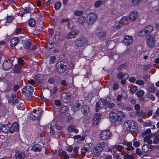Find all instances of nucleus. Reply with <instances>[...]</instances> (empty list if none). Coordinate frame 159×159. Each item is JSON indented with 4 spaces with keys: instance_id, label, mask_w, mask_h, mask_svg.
<instances>
[{
    "instance_id": "a19ab883",
    "label": "nucleus",
    "mask_w": 159,
    "mask_h": 159,
    "mask_svg": "<svg viewBox=\"0 0 159 159\" xmlns=\"http://www.w3.org/2000/svg\"><path fill=\"white\" fill-rule=\"evenodd\" d=\"M17 107L18 109L21 110H25V108L24 102L18 104L17 105Z\"/></svg>"
},
{
    "instance_id": "4468645a",
    "label": "nucleus",
    "mask_w": 159,
    "mask_h": 159,
    "mask_svg": "<svg viewBox=\"0 0 159 159\" xmlns=\"http://www.w3.org/2000/svg\"><path fill=\"white\" fill-rule=\"evenodd\" d=\"M10 127V132L11 133H13L14 131H17L19 129V125L16 122L14 123L11 125L9 124Z\"/></svg>"
},
{
    "instance_id": "aec40b11",
    "label": "nucleus",
    "mask_w": 159,
    "mask_h": 159,
    "mask_svg": "<svg viewBox=\"0 0 159 159\" xmlns=\"http://www.w3.org/2000/svg\"><path fill=\"white\" fill-rule=\"evenodd\" d=\"M91 146V143L87 144L84 145L82 148L81 154L84 155L90 149Z\"/></svg>"
},
{
    "instance_id": "72a5a7b5",
    "label": "nucleus",
    "mask_w": 159,
    "mask_h": 159,
    "mask_svg": "<svg viewBox=\"0 0 159 159\" xmlns=\"http://www.w3.org/2000/svg\"><path fill=\"white\" fill-rule=\"evenodd\" d=\"M41 149V147L39 144H36L33 146L32 149L34 152L40 151Z\"/></svg>"
},
{
    "instance_id": "3c124183",
    "label": "nucleus",
    "mask_w": 159,
    "mask_h": 159,
    "mask_svg": "<svg viewBox=\"0 0 159 159\" xmlns=\"http://www.w3.org/2000/svg\"><path fill=\"white\" fill-rule=\"evenodd\" d=\"M128 20V17L127 16H123L122 18L120 20L119 22L121 23L122 25L123 23L125 22Z\"/></svg>"
},
{
    "instance_id": "09e8293b",
    "label": "nucleus",
    "mask_w": 159,
    "mask_h": 159,
    "mask_svg": "<svg viewBox=\"0 0 159 159\" xmlns=\"http://www.w3.org/2000/svg\"><path fill=\"white\" fill-rule=\"evenodd\" d=\"M12 86V84L11 83H9L7 84V86L6 87V89L5 91L7 92L10 91L11 89Z\"/></svg>"
},
{
    "instance_id": "ea45409f",
    "label": "nucleus",
    "mask_w": 159,
    "mask_h": 159,
    "mask_svg": "<svg viewBox=\"0 0 159 159\" xmlns=\"http://www.w3.org/2000/svg\"><path fill=\"white\" fill-rule=\"evenodd\" d=\"M117 145H114L111 148L108 149L109 151H110L113 154H114L116 152Z\"/></svg>"
},
{
    "instance_id": "f8f14e48",
    "label": "nucleus",
    "mask_w": 159,
    "mask_h": 159,
    "mask_svg": "<svg viewBox=\"0 0 159 159\" xmlns=\"http://www.w3.org/2000/svg\"><path fill=\"white\" fill-rule=\"evenodd\" d=\"M13 61L10 60L9 59L5 60L3 65V68L4 70H8L12 67Z\"/></svg>"
},
{
    "instance_id": "6e6d98bb",
    "label": "nucleus",
    "mask_w": 159,
    "mask_h": 159,
    "mask_svg": "<svg viewBox=\"0 0 159 159\" xmlns=\"http://www.w3.org/2000/svg\"><path fill=\"white\" fill-rule=\"evenodd\" d=\"M136 94L138 97H141L143 95L144 92L143 90H140Z\"/></svg>"
},
{
    "instance_id": "ddd939ff",
    "label": "nucleus",
    "mask_w": 159,
    "mask_h": 159,
    "mask_svg": "<svg viewBox=\"0 0 159 159\" xmlns=\"http://www.w3.org/2000/svg\"><path fill=\"white\" fill-rule=\"evenodd\" d=\"M71 97L69 93H64L61 95V99L62 101L65 103L69 102L71 100Z\"/></svg>"
},
{
    "instance_id": "b1692460",
    "label": "nucleus",
    "mask_w": 159,
    "mask_h": 159,
    "mask_svg": "<svg viewBox=\"0 0 159 159\" xmlns=\"http://www.w3.org/2000/svg\"><path fill=\"white\" fill-rule=\"evenodd\" d=\"M87 19H86V17L82 16L79 18L78 19V21L83 25H85L87 24Z\"/></svg>"
},
{
    "instance_id": "8fccbe9b",
    "label": "nucleus",
    "mask_w": 159,
    "mask_h": 159,
    "mask_svg": "<svg viewBox=\"0 0 159 159\" xmlns=\"http://www.w3.org/2000/svg\"><path fill=\"white\" fill-rule=\"evenodd\" d=\"M151 132L150 129H148L143 133L142 135L143 136H146L147 135L149 134Z\"/></svg>"
},
{
    "instance_id": "a18cd8bd",
    "label": "nucleus",
    "mask_w": 159,
    "mask_h": 159,
    "mask_svg": "<svg viewBox=\"0 0 159 159\" xmlns=\"http://www.w3.org/2000/svg\"><path fill=\"white\" fill-rule=\"evenodd\" d=\"M154 139H153V143L154 144H157L159 142V138L157 135L154 134L153 135Z\"/></svg>"
},
{
    "instance_id": "393cba45",
    "label": "nucleus",
    "mask_w": 159,
    "mask_h": 159,
    "mask_svg": "<svg viewBox=\"0 0 159 159\" xmlns=\"http://www.w3.org/2000/svg\"><path fill=\"white\" fill-rule=\"evenodd\" d=\"M101 115L98 116L95 115L92 120V122L93 125H96L99 122V120L100 118Z\"/></svg>"
},
{
    "instance_id": "49530a36",
    "label": "nucleus",
    "mask_w": 159,
    "mask_h": 159,
    "mask_svg": "<svg viewBox=\"0 0 159 159\" xmlns=\"http://www.w3.org/2000/svg\"><path fill=\"white\" fill-rule=\"evenodd\" d=\"M43 78L42 75L40 74L36 75L35 76V79H36V81H38L39 82H40L42 80Z\"/></svg>"
},
{
    "instance_id": "c9c22d12",
    "label": "nucleus",
    "mask_w": 159,
    "mask_h": 159,
    "mask_svg": "<svg viewBox=\"0 0 159 159\" xmlns=\"http://www.w3.org/2000/svg\"><path fill=\"white\" fill-rule=\"evenodd\" d=\"M97 146L98 148L102 151L105 148V143L104 142H102L98 143Z\"/></svg>"
},
{
    "instance_id": "c756f323",
    "label": "nucleus",
    "mask_w": 159,
    "mask_h": 159,
    "mask_svg": "<svg viewBox=\"0 0 159 159\" xmlns=\"http://www.w3.org/2000/svg\"><path fill=\"white\" fill-rule=\"evenodd\" d=\"M146 115V113L143 112L142 110H138L136 112V115L137 116L142 117L143 118H144V117Z\"/></svg>"
},
{
    "instance_id": "864d4df0",
    "label": "nucleus",
    "mask_w": 159,
    "mask_h": 159,
    "mask_svg": "<svg viewBox=\"0 0 159 159\" xmlns=\"http://www.w3.org/2000/svg\"><path fill=\"white\" fill-rule=\"evenodd\" d=\"M155 90V87L154 85L150 86L148 88V90L151 92H154Z\"/></svg>"
},
{
    "instance_id": "f257e3e1",
    "label": "nucleus",
    "mask_w": 159,
    "mask_h": 159,
    "mask_svg": "<svg viewBox=\"0 0 159 159\" xmlns=\"http://www.w3.org/2000/svg\"><path fill=\"white\" fill-rule=\"evenodd\" d=\"M125 113L119 111L117 109L113 110L110 113L109 118L112 123H119L126 116Z\"/></svg>"
},
{
    "instance_id": "774afa93",
    "label": "nucleus",
    "mask_w": 159,
    "mask_h": 159,
    "mask_svg": "<svg viewBox=\"0 0 159 159\" xmlns=\"http://www.w3.org/2000/svg\"><path fill=\"white\" fill-rule=\"evenodd\" d=\"M79 148L77 147H75L73 149L74 153L76 155H78V151Z\"/></svg>"
},
{
    "instance_id": "9b49d317",
    "label": "nucleus",
    "mask_w": 159,
    "mask_h": 159,
    "mask_svg": "<svg viewBox=\"0 0 159 159\" xmlns=\"http://www.w3.org/2000/svg\"><path fill=\"white\" fill-rule=\"evenodd\" d=\"M33 89L30 86H28L23 88L22 93L24 95L29 97L33 93Z\"/></svg>"
},
{
    "instance_id": "e2e57ef3",
    "label": "nucleus",
    "mask_w": 159,
    "mask_h": 159,
    "mask_svg": "<svg viewBox=\"0 0 159 159\" xmlns=\"http://www.w3.org/2000/svg\"><path fill=\"white\" fill-rule=\"evenodd\" d=\"M141 107V106L138 104H136L134 106V109L135 110L137 111L138 110H139Z\"/></svg>"
},
{
    "instance_id": "c85d7f7f",
    "label": "nucleus",
    "mask_w": 159,
    "mask_h": 159,
    "mask_svg": "<svg viewBox=\"0 0 159 159\" xmlns=\"http://www.w3.org/2000/svg\"><path fill=\"white\" fill-rule=\"evenodd\" d=\"M105 2L101 0L96 1L94 3V6L95 8H98L102 5H104Z\"/></svg>"
},
{
    "instance_id": "7ed1b4c3",
    "label": "nucleus",
    "mask_w": 159,
    "mask_h": 159,
    "mask_svg": "<svg viewBox=\"0 0 159 159\" xmlns=\"http://www.w3.org/2000/svg\"><path fill=\"white\" fill-rule=\"evenodd\" d=\"M111 99L110 98H107L106 99H101L97 102V105L95 108L96 112L102 108H105L107 106L108 101L110 102Z\"/></svg>"
},
{
    "instance_id": "e433bc0d",
    "label": "nucleus",
    "mask_w": 159,
    "mask_h": 159,
    "mask_svg": "<svg viewBox=\"0 0 159 159\" xmlns=\"http://www.w3.org/2000/svg\"><path fill=\"white\" fill-rule=\"evenodd\" d=\"M36 21L34 19L31 18L28 21V25L31 27H34L35 25Z\"/></svg>"
},
{
    "instance_id": "338daca9",
    "label": "nucleus",
    "mask_w": 159,
    "mask_h": 159,
    "mask_svg": "<svg viewBox=\"0 0 159 159\" xmlns=\"http://www.w3.org/2000/svg\"><path fill=\"white\" fill-rule=\"evenodd\" d=\"M55 103L57 106H59L61 104V102L59 100H56L54 101Z\"/></svg>"
},
{
    "instance_id": "4be33fe9",
    "label": "nucleus",
    "mask_w": 159,
    "mask_h": 159,
    "mask_svg": "<svg viewBox=\"0 0 159 159\" xmlns=\"http://www.w3.org/2000/svg\"><path fill=\"white\" fill-rule=\"evenodd\" d=\"M19 41V38L17 37H14L10 40V46L11 47H15L18 43Z\"/></svg>"
},
{
    "instance_id": "cd10ccee",
    "label": "nucleus",
    "mask_w": 159,
    "mask_h": 159,
    "mask_svg": "<svg viewBox=\"0 0 159 159\" xmlns=\"http://www.w3.org/2000/svg\"><path fill=\"white\" fill-rule=\"evenodd\" d=\"M144 29L146 32L148 34H149L151 33L153 30V26L151 25H149L146 26Z\"/></svg>"
},
{
    "instance_id": "79ce46f5",
    "label": "nucleus",
    "mask_w": 159,
    "mask_h": 159,
    "mask_svg": "<svg viewBox=\"0 0 159 159\" xmlns=\"http://www.w3.org/2000/svg\"><path fill=\"white\" fill-rule=\"evenodd\" d=\"M60 35L58 32H57L54 37L53 40L54 41H58L60 39Z\"/></svg>"
},
{
    "instance_id": "f704fd0d",
    "label": "nucleus",
    "mask_w": 159,
    "mask_h": 159,
    "mask_svg": "<svg viewBox=\"0 0 159 159\" xmlns=\"http://www.w3.org/2000/svg\"><path fill=\"white\" fill-rule=\"evenodd\" d=\"M122 26L121 23L119 22H116L113 26V29L115 31L117 30L120 29Z\"/></svg>"
},
{
    "instance_id": "2f4dec72",
    "label": "nucleus",
    "mask_w": 159,
    "mask_h": 159,
    "mask_svg": "<svg viewBox=\"0 0 159 159\" xmlns=\"http://www.w3.org/2000/svg\"><path fill=\"white\" fill-rule=\"evenodd\" d=\"M22 152H18L16 153V159H24L25 155Z\"/></svg>"
},
{
    "instance_id": "bf43d9fd",
    "label": "nucleus",
    "mask_w": 159,
    "mask_h": 159,
    "mask_svg": "<svg viewBox=\"0 0 159 159\" xmlns=\"http://www.w3.org/2000/svg\"><path fill=\"white\" fill-rule=\"evenodd\" d=\"M137 90V87L135 86H133L132 88H131V89H130V92L132 93H134Z\"/></svg>"
},
{
    "instance_id": "9d476101",
    "label": "nucleus",
    "mask_w": 159,
    "mask_h": 159,
    "mask_svg": "<svg viewBox=\"0 0 159 159\" xmlns=\"http://www.w3.org/2000/svg\"><path fill=\"white\" fill-rule=\"evenodd\" d=\"M95 35L100 39H103L107 36L105 31L102 29L98 28L95 31Z\"/></svg>"
},
{
    "instance_id": "6ab92c4d",
    "label": "nucleus",
    "mask_w": 159,
    "mask_h": 159,
    "mask_svg": "<svg viewBox=\"0 0 159 159\" xmlns=\"http://www.w3.org/2000/svg\"><path fill=\"white\" fill-rule=\"evenodd\" d=\"M76 35V32L72 30L67 33L66 35V38L67 39H70L75 38Z\"/></svg>"
},
{
    "instance_id": "c03bdc74",
    "label": "nucleus",
    "mask_w": 159,
    "mask_h": 159,
    "mask_svg": "<svg viewBox=\"0 0 159 159\" xmlns=\"http://www.w3.org/2000/svg\"><path fill=\"white\" fill-rule=\"evenodd\" d=\"M148 34L145 29H144L140 31L138 33V35L140 37H143Z\"/></svg>"
},
{
    "instance_id": "0eeeda50",
    "label": "nucleus",
    "mask_w": 159,
    "mask_h": 159,
    "mask_svg": "<svg viewBox=\"0 0 159 159\" xmlns=\"http://www.w3.org/2000/svg\"><path fill=\"white\" fill-rule=\"evenodd\" d=\"M112 133L109 130L102 131L100 134V138L102 140L109 139L112 136Z\"/></svg>"
},
{
    "instance_id": "423d86ee",
    "label": "nucleus",
    "mask_w": 159,
    "mask_h": 159,
    "mask_svg": "<svg viewBox=\"0 0 159 159\" xmlns=\"http://www.w3.org/2000/svg\"><path fill=\"white\" fill-rule=\"evenodd\" d=\"M42 111V108H40L34 110L30 115L31 118L34 120L39 119L41 115Z\"/></svg>"
},
{
    "instance_id": "a878e982",
    "label": "nucleus",
    "mask_w": 159,
    "mask_h": 159,
    "mask_svg": "<svg viewBox=\"0 0 159 159\" xmlns=\"http://www.w3.org/2000/svg\"><path fill=\"white\" fill-rule=\"evenodd\" d=\"M121 10H114L111 12V14L115 18H116L119 15V14L121 13Z\"/></svg>"
},
{
    "instance_id": "5fc2aeb1",
    "label": "nucleus",
    "mask_w": 159,
    "mask_h": 159,
    "mask_svg": "<svg viewBox=\"0 0 159 159\" xmlns=\"http://www.w3.org/2000/svg\"><path fill=\"white\" fill-rule=\"evenodd\" d=\"M61 6V3L60 2H57L55 5V8L56 10H59Z\"/></svg>"
},
{
    "instance_id": "39448f33",
    "label": "nucleus",
    "mask_w": 159,
    "mask_h": 159,
    "mask_svg": "<svg viewBox=\"0 0 159 159\" xmlns=\"http://www.w3.org/2000/svg\"><path fill=\"white\" fill-rule=\"evenodd\" d=\"M97 18L98 15L96 12H90L87 16V24L89 25H92L96 22Z\"/></svg>"
},
{
    "instance_id": "473e14b6",
    "label": "nucleus",
    "mask_w": 159,
    "mask_h": 159,
    "mask_svg": "<svg viewBox=\"0 0 159 159\" xmlns=\"http://www.w3.org/2000/svg\"><path fill=\"white\" fill-rule=\"evenodd\" d=\"M58 154L59 156L63 157L65 159H68L69 158V156L65 151L59 152Z\"/></svg>"
},
{
    "instance_id": "4c0bfd02",
    "label": "nucleus",
    "mask_w": 159,
    "mask_h": 159,
    "mask_svg": "<svg viewBox=\"0 0 159 159\" xmlns=\"http://www.w3.org/2000/svg\"><path fill=\"white\" fill-rule=\"evenodd\" d=\"M18 98L16 93L11 95V100H12V102L13 103H16L18 101Z\"/></svg>"
},
{
    "instance_id": "dca6fc26",
    "label": "nucleus",
    "mask_w": 159,
    "mask_h": 159,
    "mask_svg": "<svg viewBox=\"0 0 159 159\" xmlns=\"http://www.w3.org/2000/svg\"><path fill=\"white\" fill-rule=\"evenodd\" d=\"M133 39L134 38L133 36L127 35L125 37L123 42L126 45H129L132 43Z\"/></svg>"
},
{
    "instance_id": "bb28decb",
    "label": "nucleus",
    "mask_w": 159,
    "mask_h": 159,
    "mask_svg": "<svg viewBox=\"0 0 159 159\" xmlns=\"http://www.w3.org/2000/svg\"><path fill=\"white\" fill-rule=\"evenodd\" d=\"M68 130L70 133L74 132L75 133H78L79 132L78 129L75 128V126L73 125H70L68 128Z\"/></svg>"
},
{
    "instance_id": "de8ad7c7",
    "label": "nucleus",
    "mask_w": 159,
    "mask_h": 159,
    "mask_svg": "<svg viewBox=\"0 0 159 159\" xmlns=\"http://www.w3.org/2000/svg\"><path fill=\"white\" fill-rule=\"evenodd\" d=\"M83 13L84 12L82 11L77 10L74 12V15L77 16H80L83 15Z\"/></svg>"
},
{
    "instance_id": "4d7b16f0",
    "label": "nucleus",
    "mask_w": 159,
    "mask_h": 159,
    "mask_svg": "<svg viewBox=\"0 0 159 159\" xmlns=\"http://www.w3.org/2000/svg\"><path fill=\"white\" fill-rule=\"evenodd\" d=\"M136 83L138 85H142L144 84V82L143 80H138L136 81Z\"/></svg>"
},
{
    "instance_id": "69168bd1",
    "label": "nucleus",
    "mask_w": 159,
    "mask_h": 159,
    "mask_svg": "<svg viewBox=\"0 0 159 159\" xmlns=\"http://www.w3.org/2000/svg\"><path fill=\"white\" fill-rule=\"evenodd\" d=\"M31 8L29 7H27L26 8H25L24 10V11L25 12V13H30L31 11Z\"/></svg>"
},
{
    "instance_id": "a211bd4d",
    "label": "nucleus",
    "mask_w": 159,
    "mask_h": 159,
    "mask_svg": "<svg viewBox=\"0 0 159 159\" xmlns=\"http://www.w3.org/2000/svg\"><path fill=\"white\" fill-rule=\"evenodd\" d=\"M122 144L126 146L127 147L126 149L128 151L132 150L134 149V148L132 146V143L131 142H127L126 141H123Z\"/></svg>"
},
{
    "instance_id": "20e7f679",
    "label": "nucleus",
    "mask_w": 159,
    "mask_h": 159,
    "mask_svg": "<svg viewBox=\"0 0 159 159\" xmlns=\"http://www.w3.org/2000/svg\"><path fill=\"white\" fill-rule=\"evenodd\" d=\"M88 43V40L87 38L85 37H79L76 39L74 41L75 45L78 47H82Z\"/></svg>"
},
{
    "instance_id": "7c9ffc66",
    "label": "nucleus",
    "mask_w": 159,
    "mask_h": 159,
    "mask_svg": "<svg viewBox=\"0 0 159 159\" xmlns=\"http://www.w3.org/2000/svg\"><path fill=\"white\" fill-rule=\"evenodd\" d=\"M100 153L97 150V148L94 147L93 150L92 154L93 157H98L100 155Z\"/></svg>"
},
{
    "instance_id": "680f3d73",
    "label": "nucleus",
    "mask_w": 159,
    "mask_h": 159,
    "mask_svg": "<svg viewBox=\"0 0 159 159\" xmlns=\"http://www.w3.org/2000/svg\"><path fill=\"white\" fill-rule=\"evenodd\" d=\"M21 31L22 28L20 27H19L16 30L15 33L16 34H21Z\"/></svg>"
},
{
    "instance_id": "5701e85b",
    "label": "nucleus",
    "mask_w": 159,
    "mask_h": 159,
    "mask_svg": "<svg viewBox=\"0 0 159 159\" xmlns=\"http://www.w3.org/2000/svg\"><path fill=\"white\" fill-rule=\"evenodd\" d=\"M129 75L126 73L124 74L123 73L120 72L118 74L117 77L119 80L123 78L124 79H127L129 77Z\"/></svg>"
},
{
    "instance_id": "58836bf2",
    "label": "nucleus",
    "mask_w": 159,
    "mask_h": 159,
    "mask_svg": "<svg viewBox=\"0 0 159 159\" xmlns=\"http://www.w3.org/2000/svg\"><path fill=\"white\" fill-rule=\"evenodd\" d=\"M89 111V107L87 105L84 106L82 109V111L84 115L87 114Z\"/></svg>"
},
{
    "instance_id": "0e129e2a",
    "label": "nucleus",
    "mask_w": 159,
    "mask_h": 159,
    "mask_svg": "<svg viewBox=\"0 0 159 159\" xmlns=\"http://www.w3.org/2000/svg\"><path fill=\"white\" fill-rule=\"evenodd\" d=\"M31 45V43L29 41L27 40L25 43V47L27 49H29Z\"/></svg>"
},
{
    "instance_id": "37998d69",
    "label": "nucleus",
    "mask_w": 159,
    "mask_h": 159,
    "mask_svg": "<svg viewBox=\"0 0 159 159\" xmlns=\"http://www.w3.org/2000/svg\"><path fill=\"white\" fill-rule=\"evenodd\" d=\"M134 157L133 155H129V154H126L124 156V159H134Z\"/></svg>"
},
{
    "instance_id": "13d9d810",
    "label": "nucleus",
    "mask_w": 159,
    "mask_h": 159,
    "mask_svg": "<svg viewBox=\"0 0 159 159\" xmlns=\"http://www.w3.org/2000/svg\"><path fill=\"white\" fill-rule=\"evenodd\" d=\"M152 138V136L150 135H148V136H145L143 138V140L144 142L146 143H147L148 140Z\"/></svg>"
},
{
    "instance_id": "2eb2a0df",
    "label": "nucleus",
    "mask_w": 159,
    "mask_h": 159,
    "mask_svg": "<svg viewBox=\"0 0 159 159\" xmlns=\"http://www.w3.org/2000/svg\"><path fill=\"white\" fill-rule=\"evenodd\" d=\"M138 16V14L136 11L130 12L129 16V18L130 21H134L135 20Z\"/></svg>"
},
{
    "instance_id": "1a4fd4ad",
    "label": "nucleus",
    "mask_w": 159,
    "mask_h": 159,
    "mask_svg": "<svg viewBox=\"0 0 159 159\" xmlns=\"http://www.w3.org/2000/svg\"><path fill=\"white\" fill-rule=\"evenodd\" d=\"M57 71L59 74L64 73L67 68L66 65L62 64L61 62H58L56 65Z\"/></svg>"
},
{
    "instance_id": "603ef678",
    "label": "nucleus",
    "mask_w": 159,
    "mask_h": 159,
    "mask_svg": "<svg viewBox=\"0 0 159 159\" xmlns=\"http://www.w3.org/2000/svg\"><path fill=\"white\" fill-rule=\"evenodd\" d=\"M14 19V17L12 16H8L6 19V22L7 23L11 22Z\"/></svg>"
},
{
    "instance_id": "6e6552de",
    "label": "nucleus",
    "mask_w": 159,
    "mask_h": 159,
    "mask_svg": "<svg viewBox=\"0 0 159 159\" xmlns=\"http://www.w3.org/2000/svg\"><path fill=\"white\" fill-rule=\"evenodd\" d=\"M147 45L150 47L152 48L156 44L155 37L152 35H149L147 37L146 40Z\"/></svg>"
},
{
    "instance_id": "f3484780",
    "label": "nucleus",
    "mask_w": 159,
    "mask_h": 159,
    "mask_svg": "<svg viewBox=\"0 0 159 159\" xmlns=\"http://www.w3.org/2000/svg\"><path fill=\"white\" fill-rule=\"evenodd\" d=\"M154 148L152 145L144 144L142 147V151L144 152H150Z\"/></svg>"
},
{
    "instance_id": "052dcab7",
    "label": "nucleus",
    "mask_w": 159,
    "mask_h": 159,
    "mask_svg": "<svg viewBox=\"0 0 159 159\" xmlns=\"http://www.w3.org/2000/svg\"><path fill=\"white\" fill-rule=\"evenodd\" d=\"M119 85L117 83H115L112 86V89L113 90L117 89L119 88Z\"/></svg>"
},
{
    "instance_id": "412c9836",
    "label": "nucleus",
    "mask_w": 159,
    "mask_h": 159,
    "mask_svg": "<svg viewBox=\"0 0 159 159\" xmlns=\"http://www.w3.org/2000/svg\"><path fill=\"white\" fill-rule=\"evenodd\" d=\"M10 127L9 124L2 125L0 127L1 131L2 133H7L10 131Z\"/></svg>"
},
{
    "instance_id": "f03ea898",
    "label": "nucleus",
    "mask_w": 159,
    "mask_h": 159,
    "mask_svg": "<svg viewBox=\"0 0 159 159\" xmlns=\"http://www.w3.org/2000/svg\"><path fill=\"white\" fill-rule=\"evenodd\" d=\"M137 123L134 120H129L125 122L123 125V128L125 130L133 131L137 129Z\"/></svg>"
}]
</instances>
